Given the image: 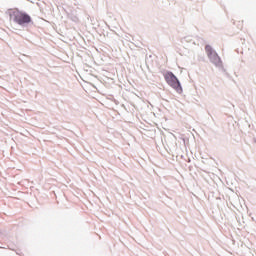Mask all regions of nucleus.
Segmentation results:
<instances>
[{"instance_id": "f257e3e1", "label": "nucleus", "mask_w": 256, "mask_h": 256, "mask_svg": "<svg viewBox=\"0 0 256 256\" xmlns=\"http://www.w3.org/2000/svg\"><path fill=\"white\" fill-rule=\"evenodd\" d=\"M7 14L9 15L10 21L16 25H20V27H25V25L33 23L31 16L27 12L19 10V8L8 9Z\"/></svg>"}, {"instance_id": "f03ea898", "label": "nucleus", "mask_w": 256, "mask_h": 256, "mask_svg": "<svg viewBox=\"0 0 256 256\" xmlns=\"http://www.w3.org/2000/svg\"><path fill=\"white\" fill-rule=\"evenodd\" d=\"M164 79H165L167 85L172 87V89H175V91H177V93H183V87H181V82L179 81L177 76H175V74H173V72H171V71L165 72Z\"/></svg>"}, {"instance_id": "7ed1b4c3", "label": "nucleus", "mask_w": 256, "mask_h": 256, "mask_svg": "<svg viewBox=\"0 0 256 256\" xmlns=\"http://www.w3.org/2000/svg\"><path fill=\"white\" fill-rule=\"evenodd\" d=\"M205 51L207 53L208 59L210 60V63L216 66L217 69H223V61L221 60V57H219V54H217V51L213 50L211 45H206Z\"/></svg>"}]
</instances>
